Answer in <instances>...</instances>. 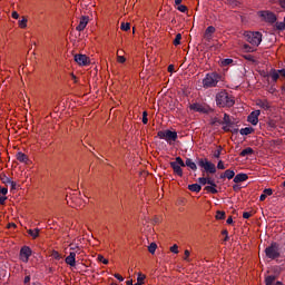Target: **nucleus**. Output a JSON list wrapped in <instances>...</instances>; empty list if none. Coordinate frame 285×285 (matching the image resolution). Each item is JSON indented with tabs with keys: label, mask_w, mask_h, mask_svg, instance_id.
Segmentation results:
<instances>
[{
	"label": "nucleus",
	"mask_w": 285,
	"mask_h": 285,
	"mask_svg": "<svg viewBox=\"0 0 285 285\" xmlns=\"http://www.w3.org/2000/svg\"><path fill=\"white\" fill-rule=\"evenodd\" d=\"M11 17L12 19H19V12L12 11Z\"/></svg>",
	"instance_id": "5fc2aeb1"
},
{
	"label": "nucleus",
	"mask_w": 285,
	"mask_h": 285,
	"mask_svg": "<svg viewBox=\"0 0 285 285\" xmlns=\"http://www.w3.org/2000/svg\"><path fill=\"white\" fill-rule=\"evenodd\" d=\"M177 10H179V12H188V7L184 4H178Z\"/></svg>",
	"instance_id": "79ce46f5"
},
{
	"label": "nucleus",
	"mask_w": 285,
	"mask_h": 285,
	"mask_svg": "<svg viewBox=\"0 0 285 285\" xmlns=\"http://www.w3.org/2000/svg\"><path fill=\"white\" fill-rule=\"evenodd\" d=\"M71 199H72L73 204H76V206H78L80 208V206H83V204H86V202H87L86 199H88V198L83 199V198H77L73 196Z\"/></svg>",
	"instance_id": "cd10ccee"
},
{
	"label": "nucleus",
	"mask_w": 285,
	"mask_h": 285,
	"mask_svg": "<svg viewBox=\"0 0 285 285\" xmlns=\"http://www.w3.org/2000/svg\"><path fill=\"white\" fill-rule=\"evenodd\" d=\"M2 184H6V186H10L11 190H14L17 188V183H14L10 177L2 176L1 177Z\"/></svg>",
	"instance_id": "dca6fc26"
},
{
	"label": "nucleus",
	"mask_w": 285,
	"mask_h": 285,
	"mask_svg": "<svg viewBox=\"0 0 285 285\" xmlns=\"http://www.w3.org/2000/svg\"><path fill=\"white\" fill-rule=\"evenodd\" d=\"M198 166L200 168H204L205 173H209V175H215V173H217V167L215 166V164L206 158H200L198 160Z\"/></svg>",
	"instance_id": "39448f33"
},
{
	"label": "nucleus",
	"mask_w": 285,
	"mask_h": 285,
	"mask_svg": "<svg viewBox=\"0 0 285 285\" xmlns=\"http://www.w3.org/2000/svg\"><path fill=\"white\" fill-rule=\"evenodd\" d=\"M259 115H262L259 110L252 111L247 117V121L252 124V126H257V124H259Z\"/></svg>",
	"instance_id": "9b49d317"
},
{
	"label": "nucleus",
	"mask_w": 285,
	"mask_h": 285,
	"mask_svg": "<svg viewBox=\"0 0 285 285\" xmlns=\"http://www.w3.org/2000/svg\"><path fill=\"white\" fill-rule=\"evenodd\" d=\"M190 110H194V112H206V108L202 106V104L195 102L189 105Z\"/></svg>",
	"instance_id": "6ab92c4d"
},
{
	"label": "nucleus",
	"mask_w": 285,
	"mask_h": 285,
	"mask_svg": "<svg viewBox=\"0 0 285 285\" xmlns=\"http://www.w3.org/2000/svg\"><path fill=\"white\" fill-rule=\"evenodd\" d=\"M39 228H36V229H29L28 230V234L33 238V239H37V237H39Z\"/></svg>",
	"instance_id": "c85d7f7f"
},
{
	"label": "nucleus",
	"mask_w": 285,
	"mask_h": 285,
	"mask_svg": "<svg viewBox=\"0 0 285 285\" xmlns=\"http://www.w3.org/2000/svg\"><path fill=\"white\" fill-rule=\"evenodd\" d=\"M148 250L151 255H155V252L157 250V244L156 243H151L149 246H148Z\"/></svg>",
	"instance_id": "473e14b6"
},
{
	"label": "nucleus",
	"mask_w": 285,
	"mask_h": 285,
	"mask_svg": "<svg viewBox=\"0 0 285 285\" xmlns=\"http://www.w3.org/2000/svg\"><path fill=\"white\" fill-rule=\"evenodd\" d=\"M173 70H175V66L169 65V66H168V72H173Z\"/></svg>",
	"instance_id": "0e129e2a"
},
{
	"label": "nucleus",
	"mask_w": 285,
	"mask_h": 285,
	"mask_svg": "<svg viewBox=\"0 0 285 285\" xmlns=\"http://www.w3.org/2000/svg\"><path fill=\"white\" fill-rule=\"evenodd\" d=\"M207 184L209 186H213L215 184V180L213 178H210V177H207Z\"/></svg>",
	"instance_id": "6e6d98bb"
},
{
	"label": "nucleus",
	"mask_w": 285,
	"mask_h": 285,
	"mask_svg": "<svg viewBox=\"0 0 285 285\" xmlns=\"http://www.w3.org/2000/svg\"><path fill=\"white\" fill-rule=\"evenodd\" d=\"M248 155H253V148L247 147L240 151V157H246Z\"/></svg>",
	"instance_id": "c756f323"
},
{
	"label": "nucleus",
	"mask_w": 285,
	"mask_h": 285,
	"mask_svg": "<svg viewBox=\"0 0 285 285\" xmlns=\"http://www.w3.org/2000/svg\"><path fill=\"white\" fill-rule=\"evenodd\" d=\"M114 277L118 279L119 282H124V278L120 274H115Z\"/></svg>",
	"instance_id": "4d7b16f0"
},
{
	"label": "nucleus",
	"mask_w": 285,
	"mask_h": 285,
	"mask_svg": "<svg viewBox=\"0 0 285 285\" xmlns=\"http://www.w3.org/2000/svg\"><path fill=\"white\" fill-rule=\"evenodd\" d=\"M278 75L285 79V69L278 70Z\"/></svg>",
	"instance_id": "bf43d9fd"
},
{
	"label": "nucleus",
	"mask_w": 285,
	"mask_h": 285,
	"mask_svg": "<svg viewBox=\"0 0 285 285\" xmlns=\"http://www.w3.org/2000/svg\"><path fill=\"white\" fill-rule=\"evenodd\" d=\"M243 218H244V219H250V213L245 212V213L243 214Z\"/></svg>",
	"instance_id": "13d9d810"
},
{
	"label": "nucleus",
	"mask_w": 285,
	"mask_h": 285,
	"mask_svg": "<svg viewBox=\"0 0 285 285\" xmlns=\"http://www.w3.org/2000/svg\"><path fill=\"white\" fill-rule=\"evenodd\" d=\"M265 255L268 259H277L279 257V245H277V243H273L265 249Z\"/></svg>",
	"instance_id": "0eeeda50"
},
{
	"label": "nucleus",
	"mask_w": 285,
	"mask_h": 285,
	"mask_svg": "<svg viewBox=\"0 0 285 285\" xmlns=\"http://www.w3.org/2000/svg\"><path fill=\"white\" fill-rule=\"evenodd\" d=\"M185 166H187V168H190V170H197V164H195V161H193V159L190 158L186 159Z\"/></svg>",
	"instance_id": "b1692460"
},
{
	"label": "nucleus",
	"mask_w": 285,
	"mask_h": 285,
	"mask_svg": "<svg viewBox=\"0 0 285 285\" xmlns=\"http://www.w3.org/2000/svg\"><path fill=\"white\" fill-rule=\"evenodd\" d=\"M235 178V170L227 169L224 175H220V179H233Z\"/></svg>",
	"instance_id": "412c9836"
},
{
	"label": "nucleus",
	"mask_w": 285,
	"mask_h": 285,
	"mask_svg": "<svg viewBox=\"0 0 285 285\" xmlns=\"http://www.w3.org/2000/svg\"><path fill=\"white\" fill-rule=\"evenodd\" d=\"M18 26L19 28H21V30H26V28H28V18H26V16H22L21 19L18 21Z\"/></svg>",
	"instance_id": "5701e85b"
},
{
	"label": "nucleus",
	"mask_w": 285,
	"mask_h": 285,
	"mask_svg": "<svg viewBox=\"0 0 285 285\" xmlns=\"http://www.w3.org/2000/svg\"><path fill=\"white\" fill-rule=\"evenodd\" d=\"M275 26L277 30H285V20L284 22H276Z\"/></svg>",
	"instance_id": "37998d69"
},
{
	"label": "nucleus",
	"mask_w": 285,
	"mask_h": 285,
	"mask_svg": "<svg viewBox=\"0 0 285 285\" xmlns=\"http://www.w3.org/2000/svg\"><path fill=\"white\" fill-rule=\"evenodd\" d=\"M205 190H207V193H212V195H217V184L214 183V185L206 186Z\"/></svg>",
	"instance_id": "bb28decb"
},
{
	"label": "nucleus",
	"mask_w": 285,
	"mask_h": 285,
	"mask_svg": "<svg viewBox=\"0 0 285 285\" xmlns=\"http://www.w3.org/2000/svg\"><path fill=\"white\" fill-rule=\"evenodd\" d=\"M215 27L209 26L207 27V29L205 30V35H204V39L206 41H210L213 39V35H215Z\"/></svg>",
	"instance_id": "f3484780"
},
{
	"label": "nucleus",
	"mask_w": 285,
	"mask_h": 285,
	"mask_svg": "<svg viewBox=\"0 0 285 285\" xmlns=\"http://www.w3.org/2000/svg\"><path fill=\"white\" fill-rule=\"evenodd\" d=\"M75 61L78 66H90V58L86 55L78 53L75 56Z\"/></svg>",
	"instance_id": "f8f14e48"
},
{
	"label": "nucleus",
	"mask_w": 285,
	"mask_h": 285,
	"mask_svg": "<svg viewBox=\"0 0 285 285\" xmlns=\"http://www.w3.org/2000/svg\"><path fill=\"white\" fill-rule=\"evenodd\" d=\"M253 132H255V129H253V127H245L239 130V134L243 136L253 135Z\"/></svg>",
	"instance_id": "393cba45"
},
{
	"label": "nucleus",
	"mask_w": 285,
	"mask_h": 285,
	"mask_svg": "<svg viewBox=\"0 0 285 285\" xmlns=\"http://www.w3.org/2000/svg\"><path fill=\"white\" fill-rule=\"evenodd\" d=\"M198 181H199V184H200L202 186H206V184H207V177H200V178H198Z\"/></svg>",
	"instance_id": "8fccbe9b"
},
{
	"label": "nucleus",
	"mask_w": 285,
	"mask_h": 285,
	"mask_svg": "<svg viewBox=\"0 0 285 285\" xmlns=\"http://www.w3.org/2000/svg\"><path fill=\"white\" fill-rule=\"evenodd\" d=\"M227 224H233V216H229V217L227 218Z\"/></svg>",
	"instance_id": "69168bd1"
},
{
	"label": "nucleus",
	"mask_w": 285,
	"mask_h": 285,
	"mask_svg": "<svg viewBox=\"0 0 285 285\" xmlns=\"http://www.w3.org/2000/svg\"><path fill=\"white\" fill-rule=\"evenodd\" d=\"M66 264L68 266H71V268H75L77 266V256L75 254L69 253V255L65 258Z\"/></svg>",
	"instance_id": "4468645a"
},
{
	"label": "nucleus",
	"mask_w": 285,
	"mask_h": 285,
	"mask_svg": "<svg viewBox=\"0 0 285 285\" xmlns=\"http://www.w3.org/2000/svg\"><path fill=\"white\" fill-rule=\"evenodd\" d=\"M188 190H190L191 193H199L202 190V185L199 184L188 185Z\"/></svg>",
	"instance_id": "a878e982"
},
{
	"label": "nucleus",
	"mask_w": 285,
	"mask_h": 285,
	"mask_svg": "<svg viewBox=\"0 0 285 285\" xmlns=\"http://www.w3.org/2000/svg\"><path fill=\"white\" fill-rule=\"evenodd\" d=\"M145 281H146V275L138 273L137 283L144 285Z\"/></svg>",
	"instance_id": "4c0bfd02"
},
{
	"label": "nucleus",
	"mask_w": 285,
	"mask_h": 285,
	"mask_svg": "<svg viewBox=\"0 0 285 285\" xmlns=\"http://www.w3.org/2000/svg\"><path fill=\"white\" fill-rule=\"evenodd\" d=\"M6 199H8V197H6V196H0V204H1V205L6 204Z\"/></svg>",
	"instance_id": "052dcab7"
},
{
	"label": "nucleus",
	"mask_w": 285,
	"mask_h": 285,
	"mask_svg": "<svg viewBox=\"0 0 285 285\" xmlns=\"http://www.w3.org/2000/svg\"><path fill=\"white\" fill-rule=\"evenodd\" d=\"M220 80L222 76H219L217 72L207 73L203 79V86L205 88H215Z\"/></svg>",
	"instance_id": "7ed1b4c3"
},
{
	"label": "nucleus",
	"mask_w": 285,
	"mask_h": 285,
	"mask_svg": "<svg viewBox=\"0 0 285 285\" xmlns=\"http://www.w3.org/2000/svg\"><path fill=\"white\" fill-rule=\"evenodd\" d=\"M16 157H17V160L20 161L21 164H28V155L19 151L17 153Z\"/></svg>",
	"instance_id": "4be33fe9"
},
{
	"label": "nucleus",
	"mask_w": 285,
	"mask_h": 285,
	"mask_svg": "<svg viewBox=\"0 0 285 285\" xmlns=\"http://www.w3.org/2000/svg\"><path fill=\"white\" fill-rule=\"evenodd\" d=\"M245 41L250 43L254 48L259 47L262 43V33L259 31H245L244 32Z\"/></svg>",
	"instance_id": "f03ea898"
},
{
	"label": "nucleus",
	"mask_w": 285,
	"mask_h": 285,
	"mask_svg": "<svg viewBox=\"0 0 285 285\" xmlns=\"http://www.w3.org/2000/svg\"><path fill=\"white\" fill-rule=\"evenodd\" d=\"M243 50L245 51V52H255V47H253V45L252 46H249V45H243Z\"/></svg>",
	"instance_id": "2f4dec72"
},
{
	"label": "nucleus",
	"mask_w": 285,
	"mask_h": 285,
	"mask_svg": "<svg viewBox=\"0 0 285 285\" xmlns=\"http://www.w3.org/2000/svg\"><path fill=\"white\" fill-rule=\"evenodd\" d=\"M264 195H266V197H271V195H273V189L272 188H266L264 189Z\"/></svg>",
	"instance_id": "de8ad7c7"
},
{
	"label": "nucleus",
	"mask_w": 285,
	"mask_h": 285,
	"mask_svg": "<svg viewBox=\"0 0 285 285\" xmlns=\"http://www.w3.org/2000/svg\"><path fill=\"white\" fill-rule=\"evenodd\" d=\"M216 219H226V212H216Z\"/></svg>",
	"instance_id": "f704fd0d"
},
{
	"label": "nucleus",
	"mask_w": 285,
	"mask_h": 285,
	"mask_svg": "<svg viewBox=\"0 0 285 285\" xmlns=\"http://www.w3.org/2000/svg\"><path fill=\"white\" fill-rule=\"evenodd\" d=\"M218 170H226V166L224 165V161L219 160L217 164Z\"/></svg>",
	"instance_id": "49530a36"
},
{
	"label": "nucleus",
	"mask_w": 285,
	"mask_h": 285,
	"mask_svg": "<svg viewBox=\"0 0 285 285\" xmlns=\"http://www.w3.org/2000/svg\"><path fill=\"white\" fill-rule=\"evenodd\" d=\"M52 257L53 259H61V255H59V252H53Z\"/></svg>",
	"instance_id": "864d4df0"
},
{
	"label": "nucleus",
	"mask_w": 285,
	"mask_h": 285,
	"mask_svg": "<svg viewBox=\"0 0 285 285\" xmlns=\"http://www.w3.org/2000/svg\"><path fill=\"white\" fill-rule=\"evenodd\" d=\"M266 200V194H262L259 196V202H265Z\"/></svg>",
	"instance_id": "680f3d73"
},
{
	"label": "nucleus",
	"mask_w": 285,
	"mask_h": 285,
	"mask_svg": "<svg viewBox=\"0 0 285 285\" xmlns=\"http://www.w3.org/2000/svg\"><path fill=\"white\" fill-rule=\"evenodd\" d=\"M248 179V175L247 174H237L234 177V183L235 184H242V181H246Z\"/></svg>",
	"instance_id": "aec40b11"
},
{
	"label": "nucleus",
	"mask_w": 285,
	"mask_h": 285,
	"mask_svg": "<svg viewBox=\"0 0 285 285\" xmlns=\"http://www.w3.org/2000/svg\"><path fill=\"white\" fill-rule=\"evenodd\" d=\"M97 259H98V262H101L102 264H108V259H106L102 255H98Z\"/></svg>",
	"instance_id": "09e8293b"
},
{
	"label": "nucleus",
	"mask_w": 285,
	"mask_h": 285,
	"mask_svg": "<svg viewBox=\"0 0 285 285\" xmlns=\"http://www.w3.org/2000/svg\"><path fill=\"white\" fill-rule=\"evenodd\" d=\"M127 285H135L132 284V279L126 282Z\"/></svg>",
	"instance_id": "774afa93"
},
{
	"label": "nucleus",
	"mask_w": 285,
	"mask_h": 285,
	"mask_svg": "<svg viewBox=\"0 0 285 285\" xmlns=\"http://www.w3.org/2000/svg\"><path fill=\"white\" fill-rule=\"evenodd\" d=\"M279 6L283 8V10H285V0H279Z\"/></svg>",
	"instance_id": "e2e57ef3"
},
{
	"label": "nucleus",
	"mask_w": 285,
	"mask_h": 285,
	"mask_svg": "<svg viewBox=\"0 0 285 285\" xmlns=\"http://www.w3.org/2000/svg\"><path fill=\"white\" fill-rule=\"evenodd\" d=\"M157 135L159 139H165L167 144H170V141H177V131L160 130Z\"/></svg>",
	"instance_id": "423d86ee"
},
{
	"label": "nucleus",
	"mask_w": 285,
	"mask_h": 285,
	"mask_svg": "<svg viewBox=\"0 0 285 285\" xmlns=\"http://www.w3.org/2000/svg\"><path fill=\"white\" fill-rule=\"evenodd\" d=\"M220 156H222V150H220V149H217V150L214 153L215 159H219Z\"/></svg>",
	"instance_id": "603ef678"
},
{
	"label": "nucleus",
	"mask_w": 285,
	"mask_h": 285,
	"mask_svg": "<svg viewBox=\"0 0 285 285\" xmlns=\"http://www.w3.org/2000/svg\"><path fill=\"white\" fill-rule=\"evenodd\" d=\"M271 77L274 81H277V79H279V71L278 70H273L271 72Z\"/></svg>",
	"instance_id": "e433bc0d"
},
{
	"label": "nucleus",
	"mask_w": 285,
	"mask_h": 285,
	"mask_svg": "<svg viewBox=\"0 0 285 285\" xmlns=\"http://www.w3.org/2000/svg\"><path fill=\"white\" fill-rule=\"evenodd\" d=\"M259 17L267 23H275L277 21V16L271 11H259Z\"/></svg>",
	"instance_id": "1a4fd4ad"
},
{
	"label": "nucleus",
	"mask_w": 285,
	"mask_h": 285,
	"mask_svg": "<svg viewBox=\"0 0 285 285\" xmlns=\"http://www.w3.org/2000/svg\"><path fill=\"white\" fill-rule=\"evenodd\" d=\"M170 253H174L175 255L179 254V246L175 244L174 246L170 247Z\"/></svg>",
	"instance_id": "a19ab883"
},
{
	"label": "nucleus",
	"mask_w": 285,
	"mask_h": 285,
	"mask_svg": "<svg viewBox=\"0 0 285 285\" xmlns=\"http://www.w3.org/2000/svg\"><path fill=\"white\" fill-rule=\"evenodd\" d=\"M256 106L263 110H268L271 108V102H268L266 99H258L256 100Z\"/></svg>",
	"instance_id": "a211bd4d"
},
{
	"label": "nucleus",
	"mask_w": 285,
	"mask_h": 285,
	"mask_svg": "<svg viewBox=\"0 0 285 285\" xmlns=\"http://www.w3.org/2000/svg\"><path fill=\"white\" fill-rule=\"evenodd\" d=\"M90 21V17L82 16L79 20V24L76 27V30L78 32H83L86 30V26H88V22Z\"/></svg>",
	"instance_id": "ddd939ff"
},
{
	"label": "nucleus",
	"mask_w": 285,
	"mask_h": 285,
	"mask_svg": "<svg viewBox=\"0 0 285 285\" xmlns=\"http://www.w3.org/2000/svg\"><path fill=\"white\" fill-rule=\"evenodd\" d=\"M120 30H124L125 32H128V30H130V23L122 22L121 26H120Z\"/></svg>",
	"instance_id": "58836bf2"
},
{
	"label": "nucleus",
	"mask_w": 285,
	"mask_h": 285,
	"mask_svg": "<svg viewBox=\"0 0 285 285\" xmlns=\"http://www.w3.org/2000/svg\"><path fill=\"white\" fill-rule=\"evenodd\" d=\"M69 249H70V253L75 255V257H77V255H81V253H83V248L79 247V245H77V244H70Z\"/></svg>",
	"instance_id": "2eb2a0df"
},
{
	"label": "nucleus",
	"mask_w": 285,
	"mask_h": 285,
	"mask_svg": "<svg viewBox=\"0 0 285 285\" xmlns=\"http://www.w3.org/2000/svg\"><path fill=\"white\" fill-rule=\"evenodd\" d=\"M233 128H234V124L230 120V116L225 114L223 118V130H225V132H233Z\"/></svg>",
	"instance_id": "9d476101"
},
{
	"label": "nucleus",
	"mask_w": 285,
	"mask_h": 285,
	"mask_svg": "<svg viewBox=\"0 0 285 285\" xmlns=\"http://www.w3.org/2000/svg\"><path fill=\"white\" fill-rule=\"evenodd\" d=\"M181 45V33H177L176 38L174 39V46H180Z\"/></svg>",
	"instance_id": "c9c22d12"
},
{
	"label": "nucleus",
	"mask_w": 285,
	"mask_h": 285,
	"mask_svg": "<svg viewBox=\"0 0 285 285\" xmlns=\"http://www.w3.org/2000/svg\"><path fill=\"white\" fill-rule=\"evenodd\" d=\"M184 255H185L183 257L184 262H187L188 264H190V262H193V259L190 258V250L185 249Z\"/></svg>",
	"instance_id": "7c9ffc66"
},
{
	"label": "nucleus",
	"mask_w": 285,
	"mask_h": 285,
	"mask_svg": "<svg viewBox=\"0 0 285 285\" xmlns=\"http://www.w3.org/2000/svg\"><path fill=\"white\" fill-rule=\"evenodd\" d=\"M170 167L173 168L175 175H178V177H184V170L181 168H186V164L181 157H176V160L170 163Z\"/></svg>",
	"instance_id": "20e7f679"
},
{
	"label": "nucleus",
	"mask_w": 285,
	"mask_h": 285,
	"mask_svg": "<svg viewBox=\"0 0 285 285\" xmlns=\"http://www.w3.org/2000/svg\"><path fill=\"white\" fill-rule=\"evenodd\" d=\"M142 124L146 126L148 124V111L142 112Z\"/></svg>",
	"instance_id": "c03bdc74"
},
{
	"label": "nucleus",
	"mask_w": 285,
	"mask_h": 285,
	"mask_svg": "<svg viewBox=\"0 0 285 285\" xmlns=\"http://www.w3.org/2000/svg\"><path fill=\"white\" fill-rule=\"evenodd\" d=\"M28 283H30V276L24 277V284H28Z\"/></svg>",
	"instance_id": "338daca9"
},
{
	"label": "nucleus",
	"mask_w": 285,
	"mask_h": 285,
	"mask_svg": "<svg viewBox=\"0 0 285 285\" xmlns=\"http://www.w3.org/2000/svg\"><path fill=\"white\" fill-rule=\"evenodd\" d=\"M216 104L220 108H232V106H235V100L233 96H229L228 92L223 90L216 95Z\"/></svg>",
	"instance_id": "f257e3e1"
},
{
	"label": "nucleus",
	"mask_w": 285,
	"mask_h": 285,
	"mask_svg": "<svg viewBox=\"0 0 285 285\" xmlns=\"http://www.w3.org/2000/svg\"><path fill=\"white\" fill-rule=\"evenodd\" d=\"M265 283L266 285H275V276H267Z\"/></svg>",
	"instance_id": "72a5a7b5"
},
{
	"label": "nucleus",
	"mask_w": 285,
	"mask_h": 285,
	"mask_svg": "<svg viewBox=\"0 0 285 285\" xmlns=\"http://www.w3.org/2000/svg\"><path fill=\"white\" fill-rule=\"evenodd\" d=\"M117 61L118 63H126V58L124 56H119V52H117Z\"/></svg>",
	"instance_id": "a18cd8bd"
},
{
	"label": "nucleus",
	"mask_w": 285,
	"mask_h": 285,
	"mask_svg": "<svg viewBox=\"0 0 285 285\" xmlns=\"http://www.w3.org/2000/svg\"><path fill=\"white\" fill-rule=\"evenodd\" d=\"M32 256V249L28 246H23L20 249V259L24 263L28 264L30 261V257Z\"/></svg>",
	"instance_id": "6e6552de"
},
{
	"label": "nucleus",
	"mask_w": 285,
	"mask_h": 285,
	"mask_svg": "<svg viewBox=\"0 0 285 285\" xmlns=\"http://www.w3.org/2000/svg\"><path fill=\"white\" fill-rule=\"evenodd\" d=\"M0 195H8V187L0 186Z\"/></svg>",
	"instance_id": "3c124183"
},
{
	"label": "nucleus",
	"mask_w": 285,
	"mask_h": 285,
	"mask_svg": "<svg viewBox=\"0 0 285 285\" xmlns=\"http://www.w3.org/2000/svg\"><path fill=\"white\" fill-rule=\"evenodd\" d=\"M222 66H230V63H233V59L227 58V59H223L220 61Z\"/></svg>",
	"instance_id": "ea45409f"
}]
</instances>
